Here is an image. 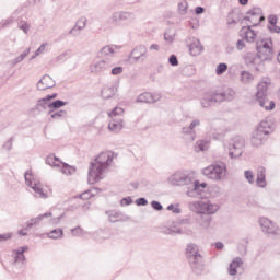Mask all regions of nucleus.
Here are the masks:
<instances>
[{
    "mask_svg": "<svg viewBox=\"0 0 280 280\" xmlns=\"http://www.w3.org/2000/svg\"><path fill=\"white\" fill-rule=\"evenodd\" d=\"M266 185V168L264 166H260L257 171L256 186L265 189Z\"/></svg>",
    "mask_w": 280,
    "mask_h": 280,
    "instance_id": "b1692460",
    "label": "nucleus"
},
{
    "mask_svg": "<svg viewBox=\"0 0 280 280\" xmlns=\"http://www.w3.org/2000/svg\"><path fill=\"white\" fill-rule=\"evenodd\" d=\"M179 230H182L180 235H194V230H191V225H180Z\"/></svg>",
    "mask_w": 280,
    "mask_h": 280,
    "instance_id": "37998d69",
    "label": "nucleus"
},
{
    "mask_svg": "<svg viewBox=\"0 0 280 280\" xmlns=\"http://www.w3.org/2000/svg\"><path fill=\"white\" fill-rule=\"evenodd\" d=\"M257 55L261 58L262 62L266 60H272V39L265 38L256 42Z\"/></svg>",
    "mask_w": 280,
    "mask_h": 280,
    "instance_id": "1a4fd4ad",
    "label": "nucleus"
},
{
    "mask_svg": "<svg viewBox=\"0 0 280 280\" xmlns=\"http://www.w3.org/2000/svg\"><path fill=\"white\" fill-rule=\"evenodd\" d=\"M54 86H56V81L49 74H44L37 82V91H47Z\"/></svg>",
    "mask_w": 280,
    "mask_h": 280,
    "instance_id": "6ab92c4d",
    "label": "nucleus"
},
{
    "mask_svg": "<svg viewBox=\"0 0 280 280\" xmlns=\"http://www.w3.org/2000/svg\"><path fill=\"white\" fill-rule=\"evenodd\" d=\"M269 32H271V34H280V26H277V24H271L267 26Z\"/></svg>",
    "mask_w": 280,
    "mask_h": 280,
    "instance_id": "5fc2aeb1",
    "label": "nucleus"
},
{
    "mask_svg": "<svg viewBox=\"0 0 280 280\" xmlns=\"http://www.w3.org/2000/svg\"><path fill=\"white\" fill-rule=\"evenodd\" d=\"M115 54V46H105L101 49L102 56H113Z\"/></svg>",
    "mask_w": 280,
    "mask_h": 280,
    "instance_id": "a19ab883",
    "label": "nucleus"
},
{
    "mask_svg": "<svg viewBox=\"0 0 280 280\" xmlns=\"http://www.w3.org/2000/svg\"><path fill=\"white\" fill-rule=\"evenodd\" d=\"M259 224L262 233H265L269 237H280L279 226L275 224V222H272L270 219L262 217L259 220Z\"/></svg>",
    "mask_w": 280,
    "mask_h": 280,
    "instance_id": "f8f14e48",
    "label": "nucleus"
},
{
    "mask_svg": "<svg viewBox=\"0 0 280 280\" xmlns=\"http://www.w3.org/2000/svg\"><path fill=\"white\" fill-rule=\"evenodd\" d=\"M186 257L195 275L205 272V258L200 254L198 245L190 243L186 245Z\"/></svg>",
    "mask_w": 280,
    "mask_h": 280,
    "instance_id": "7ed1b4c3",
    "label": "nucleus"
},
{
    "mask_svg": "<svg viewBox=\"0 0 280 280\" xmlns=\"http://www.w3.org/2000/svg\"><path fill=\"white\" fill-rule=\"evenodd\" d=\"M24 178L27 187H31V189H33V191L35 192L36 198H47V192H45V190L43 189V184H40V182L36 179L32 180V173H30V171L25 172Z\"/></svg>",
    "mask_w": 280,
    "mask_h": 280,
    "instance_id": "ddd939ff",
    "label": "nucleus"
},
{
    "mask_svg": "<svg viewBox=\"0 0 280 280\" xmlns=\"http://www.w3.org/2000/svg\"><path fill=\"white\" fill-rule=\"evenodd\" d=\"M126 21L132 23V21H135V14L130 12L117 11L110 16L112 25H121Z\"/></svg>",
    "mask_w": 280,
    "mask_h": 280,
    "instance_id": "a211bd4d",
    "label": "nucleus"
},
{
    "mask_svg": "<svg viewBox=\"0 0 280 280\" xmlns=\"http://www.w3.org/2000/svg\"><path fill=\"white\" fill-rule=\"evenodd\" d=\"M47 47V44H42L38 49L35 51V56H40V54H43V51H45Z\"/></svg>",
    "mask_w": 280,
    "mask_h": 280,
    "instance_id": "338daca9",
    "label": "nucleus"
},
{
    "mask_svg": "<svg viewBox=\"0 0 280 280\" xmlns=\"http://www.w3.org/2000/svg\"><path fill=\"white\" fill-rule=\"evenodd\" d=\"M268 84L270 81H262L257 85L256 102L260 108L266 110H275V101L268 100Z\"/></svg>",
    "mask_w": 280,
    "mask_h": 280,
    "instance_id": "423d86ee",
    "label": "nucleus"
},
{
    "mask_svg": "<svg viewBox=\"0 0 280 280\" xmlns=\"http://www.w3.org/2000/svg\"><path fill=\"white\" fill-rule=\"evenodd\" d=\"M187 8H189L187 1H182L178 3V12L179 14H187Z\"/></svg>",
    "mask_w": 280,
    "mask_h": 280,
    "instance_id": "c03bdc74",
    "label": "nucleus"
},
{
    "mask_svg": "<svg viewBox=\"0 0 280 280\" xmlns=\"http://www.w3.org/2000/svg\"><path fill=\"white\" fill-rule=\"evenodd\" d=\"M52 213L51 212H45L44 214H39L37 218H33L31 220H28L25 223V231H30V229H34V226H38V224H40V222H43V220H45V218H51Z\"/></svg>",
    "mask_w": 280,
    "mask_h": 280,
    "instance_id": "412c9836",
    "label": "nucleus"
},
{
    "mask_svg": "<svg viewBox=\"0 0 280 280\" xmlns=\"http://www.w3.org/2000/svg\"><path fill=\"white\" fill-rule=\"evenodd\" d=\"M80 32L82 31L78 30L74 25V27L69 31V34H71L72 36H80Z\"/></svg>",
    "mask_w": 280,
    "mask_h": 280,
    "instance_id": "774afa93",
    "label": "nucleus"
},
{
    "mask_svg": "<svg viewBox=\"0 0 280 280\" xmlns=\"http://www.w3.org/2000/svg\"><path fill=\"white\" fill-rule=\"evenodd\" d=\"M167 211H173V213H180L182 210L179 207L174 206V203H171L167 206Z\"/></svg>",
    "mask_w": 280,
    "mask_h": 280,
    "instance_id": "bf43d9fd",
    "label": "nucleus"
},
{
    "mask_svg": "<svg viewBox=\"0 0 280 280\" xmlns=\"http://www.w3.org/2000/svg\"><path fill=\"white\" fill-rule=\"evenodd\" d=\"M273 126L272 120H262L252 133V145L254 148H261L268 141V135H271Z\"/></svg>",
    "mask_w": 280,
    "mask_h": 280,
    "instance_id": "20e7f679",
    "label": "nucleus"
},
{
    "mask_svg": "<svg viewBox=\"0 0 280 280\" xmlns=\"http://www.w3.org/2000/svg\"><path fill=\"white\" fill-rule=\"evenodd\" d=\"M228 70H229V65L222 62L217 66L215 73L217 75H224V73H226Z\"/></svg>",
    "mask_w": 280,
    "mask_h": 280,
    "instance_id": "58836bf2",
    "label": "nucleus"
},
{
    "mask_svg": "<svg viewBox=\"0 0 280 280\" xmlns=\"http://www.w3.org/2000/svg\"><path fill=\"white\" fill-rule=\"evenodd\" d=\"M49 115H50L51 119H65V117H67V110L60 109L58 112H52Z\"/></svg>",
    "mask_w": 280,
    "mask_h": 280,
    "instance_id": "ea45409f",
    "label": "nucleus"
},
{
    "mask_svg": "<svg viewBox=\"0 0 280 280\" xmlns=\"http://www.w3.org/2000/svg\"><path fill=\"white\" fill-rule=\"evenodd\" d=\"M114 156L115 153L113 151H106L100 153L94 162H91L88 173V183L90 185H95V183H100V180H102V174H104L105 170L110 167Z\"/></svg>",
    "mask_w": 280,
    "mask_h": 280,
    "instance_id": "f03ea898",
    "label": "nucleus"
},
{
    "mask_svg": "<svg viewBox=\"0 0 280 280\" xmlns=\"http://www.w3.org/2000/svg\"><path fill=\"white\" fill-rule=\"evenodd\" d=\"M121 207H128V205H132V197H125L120 200Z\"/></svg>",
    "mask_w": 280,
    "mask_h": 280,
    "instance_id": "4d7b16f0",
    "label": "nucleus"
},
{
    "mask_svg": "<svg viewBox=\"0 0 280 280\" xmlns=\"http://www.w3.org/2000/svg\"><path fill=\"white\" fill-rule=\"evenodd\" d=\"M159 100H161V94L144 92L138 96L137 102L142 104H154L155 102H159Z\"/></svg>",
    "mask_w": 280,
    "mask_h": 280,
    "instance_id": "aec40b11",
    "label": "nucleus"
},
{
    "mask_svg": "<svg viewBox=\"0 0 280 280\" xmlns=\"http://www.w3.org/2000/svg\"><path fill=\"white\" fill-rule=\"evenodd\" d=\"M190 128L191 130H196V128H198L200 126V119H194L191 122H190Z\"/></svg>",
    "mask_w": 280,
    "mask_h": 280,
    "instance_id": "69168bd1",
    "label": "nucleus"
},
{
    "mask_svg": "<svg viewBox=\"0 0 280 280\" xmlns=\"http://www.w3.org/2000/svg\"><path fill=\"white\" fill-rule=\"evenodd\" d=\"M253 26H243L241 30V36H243L244 40L247 43H255L257 38V33L252 28Z\"/></svg>",
    "mask_w": 280,
    "mask_h": 280,
    "instance_id": "4be33fe9",
    "label": "nucleus"
},
{
    "mask_svg": "<svg viewBox=\"0 0 280 280\" xmlns=\"http://www.w3.org/2000/svg\"><path fill=\"white\" fill-rule=\"evenodd\" d=\"M92 196L93 194L91 192V190H85L79 195V198H81V200H89Z\"/></svg>",
    "mask_w": 280,
    "mask_h": 280,
    "instance_id": "864d4df0",
    "label": "nucleus"
},
{
    "mask_svg": "<svg viewBox=\"0 0 280 280\" xmlns=\"http://www.w3.org/2000/svg\"><path fill=\"white\" fill-rule=\"evenodd\" d=\"M61 172L66 174V176H72L75 174V168L67 163L61 162Z\"/></svg>",
    "mask_w": 280,
    "mask_h": 280,
    "instance_id": "72a5a7b5",
    "label": "nucleus"
},
{
    "mask_svg": "<svg viewBox=\"0 0 280 280\" xmlns=\"http://www.w3.org/2000/svg\"><path fill=\"white\" fill-rule=\"evenodd\" d=\"M167 235H180L183 233V231L180 230V225H178L177 223H173V225H171V228H168L167 230Z\"/></svg>",
    "mask_w": 280,
    "mask_h": 280,
    "instance_id": "4c0bfd02",
    "label": "nucleus"
},
{
    "mask_svg": "<svg viewBox=\"0 0 280 280\" xmlns=\"http://www.w3.org/2000/svg\"><path fill=\"white\" fill-rule=\"evenodd\" d=\"M19 27L22 30V32H24V34H27V32H30V25L26 22H21V24H19Z\"/></svg>",
    "mask_w": 280,
    "mask_h": 280,
    "instance_id": "e2e57ef3",
    "label": "nucleus"
},
{
    "mask_svg": "<svg viewBox=\"0 0 280 280\" xmlns=\"http://www.w3.org/2000/svg\"><path fill=\"white\" fill-rule=\"evenodd\" d=\"M46 163L51 167H60L62 161H60V159L55 156L54 154H50L46 158Z\"/></svg>",
    "mask_w": 280,
    "mask_h": 280,
    "instance_id": "473e14b6",
    "label": "nucleus"
},
{
    "mask_svg": "<svg viewBox=\"0 0 280 280\" xmlns=\"http://www.w3.org/2000/svg\"><path fill=\"white\" fill-rule=\"evenodd\" d=\"M63 236L65 232L60 228L51 230L47 233V237H49V240H62Z\"/></svg>",
    "mask_w": 280,
    "mask_h": 280,
    "instance_id": "7c9ffc66",
    "label": "nucleus"
},
{
    "mask_svg": "<svg viewBox=\"0 0 280 280\" xmlns=\"http://www.w3.org/2000/svg\"><path fill=\"white\" fill-rule=\"evenodd\" d=\"M51 110V101L47 100L46 96L44 98H39L36 103L35 110L43 113V110Z\"/></svg>",
    "mask_w": 280,
    "mask_h": 280,
    "instance_id": "393cba45",
    "label": "nucleus"
},
{
    "mask_svg": "<svg viewBox=\"0 0 280 280\" xmlns=\"http://www.w3.org/2000/svg\"><path fill=\"white\" fill-rule=\"evenodd\" d=\"M151 207L152 209H154V211H163V205H161V202L153 200L151 202Z\"/></svg>",
    "mask_w": 280,
    "mask_h": 280,
    "instance_id": "3c124183",
    "label": "nucleus"
},
{
    "mask_svg": "<svg viewBox=\"0 0 280 280\" xmlns=\"http://www.w3.org/2000/svg\"><path fill=\"white\" fill-rule=\"evenodd\" d=\"M168 63L171 67H178V57H176V55H171L168 58Z\"/></svg>",
    "mask_w": 280,
    "mask_h": 280,
    "instance_id": "09e8293b",
    "label": "nucleus"
},
{
    "mask_svg": "<svg viewBox=\"0 0 280 280\" xmlns=\"http://www.w3.org/2000/svg\"><path fill=\"white\" fill-rule=\"evenodd\" d=\"M240 80H241L242 84H250V82H253V80H255V77L253 75V73H250L246 70H243V71H241Z\"/></svg>",
    "mask_w": 280,
    "mask_h": 280,
    "instance_id": "c756f323",
    "label": "nucleus"
},
{
    "mask_svg": "<svg viewBox=\"0 0 280 280\" xmlns=\"http://www.w3.org/2000/svg\"><path fill=\"white\" fill-rule=\"evenodd\" d=\"M197 222L201 229H209L211 226V214H200Z\"/></svg>",
    "mask_w": 280,
    "mask_h": 280,
    "instance_id": "cd10ccee",
    "label": "nucleus"
},
{
    "mask_svg": "<svg viewBox=\"0 0 280 280\" xmlns=\"http://www.w3.org/2000/svg\"><path fill=\"white\" fill-rule=\"evenodd\" d=\"M13 141H14V138H10V139L3 144L4 150H8V151L12 150V143H13Z\"/></svg>",
    "mask_w": 280,
    "mask_h": 280,
    "instance_id": "0e129e2a",
    "label": "nucleus"
},
{
    "mask_svg": "<svg viewBox=\"0 0 280 280\" xmlns=\"http://www.w3.org/2000/svg\"><path fill=\"white\" fill-rule=\"evenodd\" d=\"M202 174L210 180H222L226 177V165L223 163L211 164L202 170Z\"/></svg>",
    "mask_w": 280,
    "mask_h": 280,
    "instance_id": "0eeeda50",
    "label": "nucleus"
},
{
    "mask_svg": "<svg viewBox=\"0 0 280 280\" xmlns=\"http://www.w3.org/2000/svg\"><path fill=\"white\" fill-rule=\"evenodd\" d=\"M129 59L133 60V62H145L148 60V47L143 44L136 46L131 50Z\"/></svg>",
    "mask_w": 280,
    "mask_h": 280,
    "instance_id": "2eb2a0df",
    "label": "nucleus"
},
{
    "mask_svg": "<svg viewBox=\"0 0 280 280\" xmlns=\"http://www.w3.org/2000/svg\"><path fill=\"white\" fill-rule=\"evenodd\" d=\"M62 106H67V102L62 100L50 101V109L48 115H51V113H54V110H58V108H62Z\"/></svg>",
    "mask_w": 280,
    "mask_h": 280,
    "instance_id": "2f4dec72",
    "label": "nucleus"
},
{
    "mask_svg": "<svg viewBox=\"0 0 280 280\" xmlns=\"http://www.w3.org/2000/svg\"><path fill=\"white\" fill-rule=\"evenodd\" d=\"M245 140L236 136L229 141L228 150L231 159H240L244 152Z\"/></svg>",
    "mask_w": 280,
    "mask_h": 280,
    "instance_id": "9b49d317",
    "label": "nucleus"
},
{
    "mask_svg": "<svg viewBox=\"0 0 280 280\" xmlns=\"http://www.w3.org/2000/svg\"><path fill=\"white\" fill-rule=\"evenodd\" d=\"M122 115L124 108L121 107H115L108 114V117L112 119L108 124V129L110 132H121V130H124V118H121Z\"/></svg>",
    "mask_w": 280,
    "mask_h": 280,
    "instance_id": "6e6552de",
    "label": "nucleus"
},
{
    "mask_svg": "<svg viewBox=\"0 0 280 280\" xmlns=\"http://www.w3.org/2000/svg\"><path fill=\"white\" fill-rule=\"evenodd\" d=\"M168 183L176 187H183L186 185L188 187L186 194L190 198H198V196H202V191L207 189V183H200L196 179V173L192 171H179L168 178Z\"/></svg>",
    "mask_w": 280,
    "mask_h": 280,
    "instance_id": "f257e3e1",
    "label": "nucleus"
},
{
    "mask_svg": "<svg viewBox=\"0 0 280 280\" xmlns=\"http://www.w3.org/2000/svg\"><path fill=\"white\" fill-rule=\"evenodd\" d=\"M245 65L249 67V69H255V71H261V65H264L262 58L255 52H247L244 56Z\"/></svg>",
    "mask_w": 280,
    "mask_h": 280,
    "instance_id": "dca6fc26",
    "label": "nucleus"
},
{
    "mask_svg": "<svg viewBox=\"0 0 280 280\" xmlns=\"http://www.w3.org/2000/svg\"><path fill=\"white\" fill-rule=\"evenodd\" d=\"M177 225L178 226H191V219H178Z\"/></svg>",
    "mask_w": 280,
    "mask_h": 280,
    "instance_id": "49530a36",
    "label": "nucleus"
},
{
    "mask_svg": "<svg viewBox=\"0 0 280 280\" xmlns=\"http://www.w3.org/2000/svg\"><path fill=\"white\" fill-rule=\"evenodd\" d=\"M182 135H188L190 141H196V130H192L190 126L183 127Z\"/></svg>",
    "mask_w": 280,
    "mask_h": 280,
    "instance_id": "e433bc0d",
    "label": "nucleus"
},
{
    "mask_svg": "<svg viewBox=\"0 0 280 280\" xmlns=\"http://www.w3.org/2000/svg\"><path fill=\"white\" fill-rule=\"evenodd\" d=\"M30 51H32V48H27L24 52H22L20 56H18L15 59H13L11 62L13 66L19 65V62H23L27 56H30Z\"/></svg>",
    "mask_w": 280,
    "mask_h": 280,
    "instance_id": "f704fd0d",
    "label": "nucleus"
},
{
    "mask_svg": "<svg viewBox=\"0 0 280 280\" xmlns=\"http://www.w3.org/2000/svg\"><path fill=\"white\" fill-rule=\"evenodd\" d=\"M194 150L195 152H205V150H209V140H198L194 145Z\"/></svg>",
    "mask_w": 280,
    "mask_h": 280,
    "instance_id": "c85d7f7f",
    "label": "nucleus"
},
{
    "mask_svg": "<svg viewBox=\"0 0 280 280\" xmlns=\"http://www.w3.org/2000/svg\"><path fill=\"white\" fill-rule=\"evenodd\" d=\"M115 66L113 60L106 58L103 60L97 61L96 63H92L90 66V71L92 73H104L105 71H110V69Z\"/></svg>",
    "mask_w": 280,
    "mask_h": 280,
    "instance_id": "f3484780",
    "label": "nucleus"
},
{
    "mask_svg": "<svg viewBox=\"0 0 280 280\" xmlns=\"http://www.w3.org/2000/svg\"><path fill=\"white\" fill-rule=\"evenodd\" d=\"M115 93H117V88L115 86H104L101 91L103 100H110V97L115 96Z\"/></svg>",
    "mask_w": 280,
    "mask_h": 280,
    "instance_id": "bb28decb",
    "label": "nucleus"
},
{
    "mask_svg": "<svg viewBox=\"0 0 280 280\" xmlns=\"http://www.w3.org/2000/svg\"><path fill=\"white\" fill-rule=\"evenodd\" d=\"M8 240H12V233L0 234V243L8 242Z\"/></svg>",
    "mask_w": 280,
    "mask_h": 280,
    "instance_id": "680f3d73",
    "label": "nucleus"
},
{
    "mask_svg": "<svg viewBox=\"0 0 280 280\" xmlns=\"http://www.w3.org/2000/svg\"><path fill=\"white\" fill-rule=\"evenodd\" d=\"M192 211L199 213V215L213 214L220 209V206L211 203L209 200H200L190 203Z\"/></svg>",
    "mask_w": 280,
    "mask_h": 280,
    "instance_id": "9d476101",
    "label": "nucleus"
},
{
    "mask_svg": "<svg viewBox=\"0 0 280 280\" xmlns=\"http://www.w3.org/2000/svg\"><path fill=\"white\" fill-rule=\"evenodd\" d=\"M235 97V91L232 89H228L223 92H208L201 98L202 108H209V106H213V104H218L220 102H232Z\"/></svg>",
    "mask_w": 280,
    "mask_h": 280,
    "instance_id": "39448f33",
    "label": "nucleus"
},
{
    "mask_svg": "<svg viewBox=\"0 0 280 280\" xmlns=\"http://www.w3.org/2000/svg\"><path fill=\"white\" fill-rule=\"evenodd\" d=\"M67 58H69V51H65V52L60 54L59 56H57L56 61L65 62V60H67Z\"/></svg>",
    "mask_w": 280,
    "mask_h": 280,
    "instance_id": "603ef678",
    "label": "nucleus"
},
{
    "mask_svg": "<svg viewBox=\"0 0 280 280\" xmlns=\"http://www.w3.org/2000/svg\"><path fill=\"white\" fill-rule=\"evenodd\" d=\"M15 264H23L25 261V254H20L19 252H15Z\"/></svg>",
    "mask_w": 280,
    "mask_h": 280,
    "instance_id": "de8ad7c7",
    "label": "nucleus"
},
{
    "mask_svg": "<svg viewBox=\"0 0 280 280\" xmlns=\"http://www.w3.org/2000/svg\"><path fill=\"white\" fill-rule=\"evenodd\" d=\"M71 233L74 237H80V235H82V228L77 226L71 230Z\"/></svg>",
    "mask_w": 280,
    "mask_h": 280,
    "instance_id": "052dcab7",
    "label": "nucleus"
},
{
    "mask_svg": "<svg viewBox=\"0 0 280 280\" xmlns=\"http://www.w3.org/2000/svg\"><path fill=\"white\" fill-rule=\"evenodd\" d=\"M190 56H200L202 54V45L200 44V39H192V42L188 45Z\"/></svg>",
    "mask_w": 280,
    "mask_h": 280,
    "instance_id": "5701e85b",
    "label": "nucleus"
},
{
    "mask_svg": "<svg viewBox=\"0 0 280 280\" xmlns=\"http://www.w3.org/2000/svg\"><path fill=\"white\" fill-rule=\"evenodd\" d=\"M79 31L84 30V27H86V18H81L77 21L75 25H74Z\"/></svg>",
    "mask_w": 280,
    "mask_h": 280,
    "instance_id": "a18cd8bd",
    "label": "nucleus"
},
{
    "mask_svg": "<svg viewBox=\"0 0 280 280\" xmlns=\"http://www.w3.org/2000/svg\"><path fill=\"white\" fill-rule=\"evenodd\" d=\"M244 176L247 183H249V185H255V174H253V171H249V170L245 171Z\"/></svg>",
    "mask_w": 280,
    "mask_h": 280,
    "instance_id": "79ce46f5",
    "label": "nucleus"
},
{
    "mask_svg": "<svg viewBox=\"0 0 280 280\" xmlns=\"http://www.w3.org/2000/svg\"><path fill=\"white\" fill-rule=\"evenodd\" d=\"M242 258L236 257L229 266L228 272L231 277H235L237 275V268L242 267Z\"/></svg>",
    "mask_w": 280,
    "mask_h": 280,
    "instance_id": "a878e982",
    "label": "nucleus"
},
{
    "mask_svg": "<svg viewBox=\"0 0 280 280\" xmlns=\"http://www.w3.org/2000/svg\"><path fill=\"white\" fill-rule=\"evenodd\" d=\"M279 21V18L277 15L271 14L268 16V25H277V22Z\"/></svg>",
    "mask_w": 280,
    "mask_h": 280,
    "instance_id": "13d9d810",
    "label": "nucleus"
},
{
    "mask_svg": "<svg viewBox=\"0 0 280 280\" xmlns=\"http://www.w3.org/2000/svg\"><path fill=\"white\" fill-rule=\"evenodd\" d=\"M124 73V67L118 66L112 69V75H121Z\"/></svg>",
    "mask_w": 280,
    "mask_h": 280,
    "instance_id": "6e6d98bb",
    "label": "nucleus"
},
{
    "mask_svg": "<svg viewBox=\"0 0 280 280\" xmlns=\"http://www.w3.org/2000/svg\"><path fill=\"white\" fill-rule=\"evenodd\" d=\"M106 215H108L109 222H119V218L121 215V212H117L115 210L106 211Z\"/></svg>",
    "mask_w": 280,
    "mask_h": 280,
    "instance_id": "c9c22d12",
    "label": "nucleus"
},
{
    "mask_svg": "<svg viewBox=\"0 0 280 280\" xmlns=\"http://www.w3.org/2000/svg\"><path fill=\"white\" fill-rule=\"evenodd\" d=\"M137 207H148V199L145 197H140L136 200Z\"/></svg>",
    "mask_w": 280,
    "mask_h": 280,
    "instance_id": "8fccbe9b",
    "label": "nucleus"
},
{
    "mask_svg": "<svg viewBox=\"0 0 280 280\" xmlns=\"http://www.w3.org/2000/svg\"><path fill=\"white\" fill-rule=\"evenodd\" d=\"M243 21H249L252 23V27H257L260 23L266 21V16H264V10L259 7H255L246 12V16L243 18Z\"/></svg>",
    "mask_w": 280,
    "mask_h": 280,
    "instance_id": "4468645a",
    "label": "nucleus"
}]
</instances>
